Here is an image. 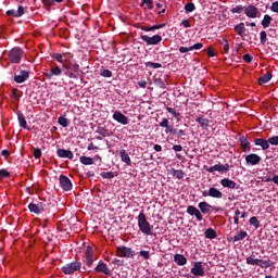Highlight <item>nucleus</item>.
Here are the masks:
<instances>
[{
	"label": "nucleus",
	"mask_w": 278,
	"mask_h": 278,
	"mask_svg": "<svg viewBox=\"0 0 278 278\" xmlns=\"http://www.w3.org/2000/svg\"><path fill=\"white\" fill-rule=\"evenodd\" d=\"M138 227L141 233L146 236H151L153 233V226L147 220V215L140 213L138 215Z\"/></svg>",
	"instance_id": "f257e3e1"
},
{
	"label": "nucleus",
	"mask_w": 278,
	"mask_h": 278,
	"mask_svg": "<svg viewBox=\"0 0 278 278\" xmlns=\"http://www.w3.org/2000/svg\"><path fill=\"white\" fill-rule=\"evenodd\" d=\"M63 68H65V75L70 77V79H77L81 73V70H79V64L73 62H70L67 65L64 64Z\"/></svg>",
	"instance_id": "f03ea898"
},
{
	"label": "nucleus",
	"mask_w": 278,
	"mask_h": 278,
	"mask_svg": "<svg viewBox=\"0 0 278 278\" xmlns=\"http://www.w3.org/2000/svg\"><path fill=\"white\" fill-rule=\"evenodd\" d=\"M61 270L64 275H74V273H78L79 270H81V262L74 261L67 263L61 267Z\"/></svg>",
	"instance_id": "7ed1b4c3"
},
{
	"label": "nucleus",
	"mask_w": 278,
	"mask_h": 278,
	"mask_svg": "<svg viewBox=\"0 0 278 278\" xmlns=\"http://www.w3.org/2000/svg\"><path fill=\"white\" fill-rule=\"evenodd\" d=\"M247 264L248 266H260V268H270L273 266V261L267 260H260V258H253V256L247 257Z\"/></svg>",
	"instance_id": "20e7f679"
},
{
	"label": "nucleus",
	"mask_w": 278,
	"mask_h": 278,
	"mask_svg": "<svg viewBox=\"0 0 278 278\" xmlns=\"http://www.w3.org/2000/svg\"><path fill=\"white\" fill-rule=\"evenodd\" d=\"M8 56L12 64H18L21 63V60H23V50L21 48H13Z\"/></svg>",
	"instance_id": "39448f33"
},
{
	"label": "nucleus",
	"mask_w": 278,
	"mask_h": 278,
	"mask_svg": "<svg viewBox=\"0 0 278 278\" xmlns=\"http://www.w3.org/2000/svg\"><path fill=\"white\" fill-rule=\"evenodd\" d=\"M116 254H117V257H134V255H136V252L131 250V248L122 245L117 248Z\"/></svg>",
	"instance_id": "423d86ee"
},
{
	"label": "nucleus",
	"mask_w": 278,
	"mask_h": 278,
	"mask_svg": "<svg viewBox=\"0 0 278 278\" xmlns=\"http://www.w3.org/2000/svg\"><path fill=\"white\" fill-rule=\"evenodd\" d=\"M202 197H211L212 199H223V192L215 187L202 192Z\"/></svg>",
	"instance_id": "0eeeda50"
},
{
	"label": "nucleus",
	"mask_w": 278,
	"mask_h": 278,
	"mask_svg": "<svg viewBox=\"0 0 278 278\" xmlns=\"http://www.w3.org/2000/svg\"><path fill=\"white\" fill-rule=\"evenodd\" d=\"M244 14L248 16V18H257V16H260V9L253 4H250L244 8Z\"/></svg>",
	"instance_id": "6e6552de"
},
{
	"label": "nucleus",
	"mask_w": 278,
	"mask_h": 278,
	"mask_svg": "<svg viewBox=\"0 0 278 278\" xmlns=\"http://www.w3.org/2000/svg\"><path fill=\"white\" fill-rule=\"evenodd\" d=\"M141 40L146 42V45L151 46V45H160L162 42V36L160 35H154L152 37H149L147 35H141Z\"/></svg>",
	"instance_id": "1a4fd4ad"
},
{
	"label": "nucleus",
	"mask_w": 278,
	"mask_h": 278,
	"mask_svg": "<svg viewBox=\"0 0 278 278\" xmlns=\"http://www.w3.org/2000/svg\"><path fill=\"white\" fill-rule=\"evenodd\" d=\"M191 275H193L194 277H204L205 276V269H203L202 262H195L193 264V267L191 268Z\"/></svg>",
	"instance_id": "9d476101"
},
{
	"label": "nucleus",
	"mask_w": 278,
	"mask_h": 278,
	"mask_svg": "<svg viewBox=\"0 0 278 278\" xmlns=\"http://www.w3.org/2000/svg\"><path fill=\"white\" fill-rule=\"evenodd\" d=\"M45 207H47V205L42 202L28 204V210L33 214H42V212H45Z\"/></svg>",
	"instance_id": "9b49d317"
},
{
	"label": "nucleus",
	"mask_w": 278,
	"mask_h": 278,
	"mask_svg": "<svg viewBox=\"0 0 278 278\" xmlns=\"http://www.w3.org/2000/svg\"><path fill=\"white\" fill-rule=\"evenodd\" d=\"M207 173H229V164H216L206 168Z\"/></svg>",
	"instance_id": "f8f14e48"
},
{
	"label": "nucleus",
	"mask_w": 278,
	"mask_h": 278,
	"mask_svg": "<svg viewBox=\"0 0 278 278\" xmlns=\"http://www.w3.org/2000/svg\"><path fill=\"white\" fill-rule=\"evenodd\" d=\"M59 181L62 190H65L66 192H68V190H73V182H71L68 177L61 175Z\"/></svg>",
	"instance_id": "ddd939ff"
},
{
	"label": "nucleus",
	"mask_w": 278,
	"mask_h": 278,
	"mask_svg": "<svg viewBox=\"0 0 278 278\" xmlns=\"http://www.w3.org/2000/svg\"><path fill=\"white\" fill-rule=\"evenodd\" d=\"M245 162L248 166H257L262 162V156L257 154H249L245 156Z\"/></svg>",
	"instance_id": "4468645a"
},
{
	"label": "nucleus",
	"mask_w": 278,
	"mask_h": 278,
	"mask_svg": "<svg viewBox=\"0 0 278 278\" xmlns=\"http://www.w3.org/2000/svg\"><path fill=\"white\" fill-rule=\"evenodd\" d=\"M187 214H189V216H195L197 220H203V214H201V211H199L197 206L189 205L187 207Z\"/></svg>",
	"instance_id": "2eb2a0df"
},
{
	"label": "nucleus",
	"mask_w": 278,
	"mask_h": 278,
	"mask_svg": "<svg viewBox=\"0 0 278 278\" xmlns=\"http://www.w3.org/2000/svg\"><path fill=\"white\" fill-rule=\"evenodd\" d=\"M29 79V72L27 71H21L20 74L14 75V81L16 84H25Z\"/></svg>",
	"instance_id": "dca6fc26"
},
{
	"label": "nucleus",
	"mask_w": 278,
	"mask_h": 278,
	"mask_svg": "<svg viewBox=\"0 0 278 278\" xmlns=\"http://www.w3.org/2000/svg\"><path fill=\"white\" fill-rule=\"evenodd\" d=\"M113 118L121 125H129V118L121 113V111H115Z\"/></svg>",
	"instance_id": "f3484780"
},
{
	"label": "nucleus",
	"mask_w": 278,
	"mask_h": 278,
	"mask_svg": "<svg viewBox=\"0 0 278 278\" xmlns=\"http://www.w3.org/2000/svg\"><path fill=\"white\" fill-rule=\"evenodd\" d=\"M254 144L256 147H261V149L263 151H268V149H270V143H269L268 139L266 140L264 138H256V139H254Z\"/></svg>",
	"instance_id": "a211bd4d"
},
{
	"label": "nucleus",
	"mask_w": 278,
	"mask_h": 278,
	"mask_svg": "<svg viewBox=\"0 0 278 278\" xmlns=\"http://www.w3.org/2000/svg\"><path fill=\"white\" fill-rule=\"evenodd\" d=\"M94 273H103L104 275H112V269L108 267V264L100 262L97 267L94 268Z\"/></svg>",
	"instance_id": "6ab92c4d"
},
{
	"label": "nucleus",
	"mask_w": 278,
	"mask_h": 278,
	"mask_svg": "<svg viewBox=\"0 0 278 278\" xmlns=\"http://www.w3.org/2000/svg\"><path fill=\"white\" fill-rule=\"evenodd\" d=\"M198 207L202 214H211L212 212H214V206H212L207 202H200L198 204Z\"/></svg>",
	"instance_id": "aec40b11"
},
{
	"label": "nucleus",
	"mask_w": 278,
	"mask_h": 278,
	"mask_svg": "<svg viewBox=\"0 0 278 278\" xmlns=\"http://www.w3.org/2000/svg\"><path fill=\"white\" fill-rule=\"evenodd\" d=\"M223 188H229L230 190L238 189V184L229 178H224L220 180Z\"/></svg>",
	"instance_id": "412c9836"
},
{
	"label": "nucleus",
	"mask_w": 278,
	"mask_h": 278,
	"mask_svg": "<svg viewBox=\"0 0 278 278\" xmlns=\"http://www.w3.org/2000/svg\"><path fill=\"white\" fill-rule=\"evenodd\" d=\"M60 75H62V68H60V66H54L46 74V77H48V79H53V77H60Z\"/></svg>",
	"instance_id": "4be33fe9"
},
{
	"label": "nucleus",
	"mask_w": 278,
	"mask_h": 278,
	"mask_svg": "<svg viewBox=\"0 0 278 278\" xmlns=\"http://www.w3.org/2000/svg\"><path fill=\"white\" fill-rule=\"evenodd\" d=\"M56 155H59V157H63L67 160H73L74 157L73 152L71 150H65V149H59L56 151Z\"/></svg>",
	"instance_id": "5701e85b"
},
{
	"label": "nucleus",
	"mask_w": 278,
	"mask_h": 278,
	"mask_svg": "<svg viewBox=\"0 0 278 278\" xmlns=\"http://www.w3.org/2000/svg\"><path fill=\"white\" fill-rule=\"evenodd\" d=\"M174 262L178 266H186V264H188V258H186V256H184V254H175Z\"/></svg>",
	"instance_id": "b1692460"
},
{
	"label": "nucleus",
	"mask_w": 278,
	"mask_h": 278,
	"mask_svg": "<svg viewBox=\"0 0 278 278\" xmlns=\"http://www.w3.org/2000/svg\"><path fill=\"white\" fill-rule=\"evenodd\" d=\"M119 157L122 162H125L127 166H131V157H129V153H127V150H121Z\"/></svg>",
	"instance_id": "393cba45"
},
{
	"label": "nucleus",
	"mask_w": 278,
	"mask_h": 278,
	"mask_svg": "<svg viewBox=\"0 0 278 278\" xmlns=\"http://www.w3.org/2000/svg\"><path fill=\"white\" fill-rule=\"evenodd\" d=\"M17 121L20 123V127L29 130V127L27 126V119H25V115L21 111L17 112Z\"/></svg>",
	"instance_id": "a878e982"
},
{
	"label": "nucleus",
	"mask_w": 278,
	"mask_h": 278,
	"mask_svg": "<svg viewBox=\"0 0 278 278\" xmlns=\"http://www.w3.org/2000/svg\"><path fill=\"white\" fill-rule=\"evenodd\" d=\"M235 31H237L241 38H244V36H247V27H244V23L241 22L238 25H236Z\"/></svg>",
	"instance_id": "bb28decb"
},
{
	"label": "nucleus",
	"mask_w": 278,
	"mask_h": 278,
	"mask_svg": "<svg viewBox=\"0 0 278 278\" xmlns=\"http://www.w3.org/2000/svg\"><path fill=\"white\" fill-rule=\"evenodd\" d=\"M247 236H249V233L244 230H241V231L237 232V235L235 237H231V242H240V240H244V238H247Z\"/></svg>",
	"instance_id": "cd10ccee"
},
{
	"label": "nucleus",
	"mask_w": 278,
	"mask_h": 278,
	"mask_svg": "<svg viewBox=\"0 0 278 278\" xmlns=\"http://www.w3.org/2000/svg\"><path fill=\"white\" fill-rule=\"evenodd\" d=\"M96 134H99V136H102V138H108V137L112 136V132H110L108 130V128H105L103 126H99L96 130Z\"/></svg>",
	"instance_id": "c85d7f7f"
},
{
	"label": "nucleus",
	"mask_w": 278,
	"mask_h": 278,
	"mask_svg": "<svg viewBox=\"0 0 278 278\" xmlns=\"http://www.w3.org/2000/svg\"><path fill=\"white\" fill-rule=\"evenodd\" d=\"M269 79H273V74L270 72H267L258 78L260 86H263V84H268Z\"/></svg>",
	"instance_id": "c756f323"
},
{
	"label": "nucleus",
	"mask_w": 278,
	"mask_h": 278,
	"mask_svg": "<svg viewBox=\"0 0 278 278\" xmlns=\"http://www.w3.org/2000/svg\"><path fill=\"white\" fill-rule=\"evenodd\" d=\"M197 123L202 127V129H205L206 127H210V119L200 116L195 119Z\"/></svg>",
	"instance_id": "7c9ffc66"
},
{
	"label": "nucleus",
	"mask_w": 278,
	"mask_h": 278,
	"mask_svg": "<svg viewBox=\"0 0 278 278\" xmlns=\"http://www.w3.org/2000/svg\"><path fill=\"white\" fill-rule=\"evenodd\" d=\"M270 23H273V17L268 14H265L261 24L263 25L264 29L270 27Z\"/></svg>",
	"instance_id": "2f4dec72"
},
{
	"label": "nucleus",
	"mask_w": 278,
	"mask_h": 278,
	"mask_svg": "<svg viewBox=\"0 0 278 278\" xmlns=\"http://www.w3.org/2000/svg\"><path fill=\"white\" fill-rule=\"evenodd\" d=\"M80 162L85 165V166H91V164H94V159L90 157V156H80Z\"/></svg>",
	"instance_id": "473e14b6"
},
{
	"label": "nucleus",
	"mask_w": 278,
	"mask_h": 278,
	"mask_svg": "<svg viewBox=\"0 0 278 278\" xmlns=\"http://www.w3.org/2000/svg\"><path fill=\"white\" fill-rule=\"evenodd\" d=\"M204 236L208 240H214V238H216V231L212 228H208V229L205 230Z\"/></svg>",
	"instance_id": "72a5a7b5"
},
{
	"label": "nucleus",
	"mask_w": 278,
	"mask_h": 278,
	"mask_svg": "<svg viewBox=\"0 0 278 278\" xmlns=\"http://www.w3.org/2000/svg\"><path fill=\"white\" fill-rule=\"evenodd\" d=\"M166 111L174 116V118H177V121H181V114L178 113L175 109L167 106Z\"/></svg>",
	"instance_id": "f704fd0d"
},
{
	"label": "nucleus",
	"mask_w": 278,
	"mask_h": 278,
	"mask_svg": "<svg viewBox=\"0 0 278 278\" xmlns=\"http://www.w3.org/2000/svg\"><path fill=\"white\" fill-rule=\"evenodd\" d=\"M59 125H61V127H68V125H71V122L68 121V118L64 117V116H60L58 119Z\"/></svg>",
	"instance_id": "c9c22d12"
},
{
	"label": "nucleus",
	"mask_w": 278,
	"mask_h": 278,
	"mask_svg": "<svg viewBox=\"0 0 278 278\" xmlns=\"http://www.w3.org/2000/svg\"><path fill=\"white\" fill-rule=\"evenodd\" d=\"M51 58L53 60H55L56 62H59L60 64H64V54H61V53H53L51 55Z\"/></svg>",
	"instance_id": "e433bc0d"
},
{
	"label": "nucleus",
	"mask_w": 278,
	"mask_h": 278,
	"mask_svg": "<svg viewBox=\"0 0 278 278\" xmlns=\"http://www.w3.org/2000/svg\"><path fill=\"white\" fill-rule=\"evenodd\" d=\"M154 85H156L157 88H161L162 90H166V84L162 78H155L154 79Z\"/></svg>",
	"instance_id": "4c0bfd02"
},
{
	"label": "nucleus",
	"mask_w": 278,
	"mask_h": 278,
	"mask_svg": "<svg viewBox=\"0 0 278 278\" xmlns=\"http://www.w3.org/2000/svg\"><path fill=\"white\" fill-rule=\"evenodd\" d=\"M244 8H245V7H242V4H239V5H236L235 8H232V9L230 10V12H231L232 14H242V12H244Z\"/></svg>",
	"instance_id": "58836bf2"
},
{
	"label": "nucleus",
	"mask_w": 278,
	"mask_h": 278,
	"mask_svg": "<svg viewBox=\"0 0 278 278\" xmlns=\"http://www.w3.org/2000/svg\"><path fill=\"white\" fill-rule=\"evenodd\" d=\"M249 223H250V225L255 227V229H260V220L257 219V217H255V216L251 217Z\"/></svg>",
	"instance_id": "ea45409f"
},
{
	"label": "nucleus",
	"mask_w": 278,
	"mask_h": 278,
	"mask_svg": "<svg viewBox=\"0 0 278 278\" xmlns=\"http://www.w3.org/2000/svg\"><path fill=\"white\" fill-rule=\"evenodd\" d=\"M185 10L186 12H194V10H197V7L194 5V3L189 2L185 5Z\"/></svg>",
	"instance_id": "a19ab883"
},
{
	"label": "nucleus",
	"mask_w": 278,
	"mask_h": 278,
	"mask_svg": "<svg viewBox=\"0 0 278 278\" xmlns=\"http://www.w3.org/2000/svg\"><path fill=\"white\" fill-rule=\"evenodd\" d=\"M219 42L224 47V52L229 53V41H227L226 39H222Z\"/></svg>",
	"instance_id": "79ce46f5"
},
{
	"label": "nucleus",
	"mask_w": 278,
	"mask_h": 278,
	"mask_svg": "<svg viewBox=\"0 0 278 278\" xmlns=\"http://www.w3.org/2000/svg\"><path fill=\"white\" fill-rule=\"evenodd\" d=\"M241 147L248 151H251V143L247 139H241Z\"/></svg>",
	"instance_id": "37998d69"
},
{
	"label": "nucleus",
	"mask_w": 278,
	"mask_h": 278,
	"mask_svg": "<svg viewBox=\"0 0 278 278\" xmlns=\"http://www.w3.org/2000/svg\"><path fill=\"white\" fill-rule=\"evenodd\" d=\"M101 177H103V179H114V173L113 172H103L101 174Z\"/></svg>",
	"instance_id": "c03bdc74"
},
{
	"label": "nucleus",
	"mask_w": 278,
	"mask_h": 278,
	"mask_svg": "<svg viewBox=\"0 0 278 278\" xmlns=\"http://www.w3.org/2000/svg\"><path fill=\"white\" fill-rule=\"evenodd\" d=\"M173 175H174V177H176V179H181L184 177V170H181V169H174Z\"/></svg>",
	"instance_id": "a18cd8bd"
},
{
	"label": "nucleus",
	"mask_w": 278,
	"mask_h": 278,
	"mask_svg": "<svg viewBox=\"0 0 278 278\" xmlns=\"http://www.w3.org/2000/svg\"><path fill=\"white\" fill-rule=\"evenodd\" d=\"M146 66H148L149 68H162L161 63H153V62L146 63Z\"/></svg>",
	"instance_id": "49530a36"
},
{
	"label": "nucleus",
	"mask_w": 278,
	"mask_h": 278,
	"mask_svg": "<svg viewBox=\"0 0 278 278\" xmlns=\"http://www.w3.org/2000/svg\"><path fill=\"white\" fill-rule=\"evenodd\" d=\"M268 142H269V144H271L273 147H278V136L270 137V138L268 139Z\"/></svg>",
	"instance_id": "de8ad7c7"
},
{
	"label": "nucleus",
	"mask_w": 278,
	"mask_h": 278,
	"mask_svg": "<svg viewBox=\"0 0 278 278\" xmlns=\"http://www.w3.org/2000/svg\"><path fill=\"white\" fill-rule=\"evenodd\" d=\"M15 18H21V16H23V14H25V8L23 7H18L17 11H15Z\"/></svg>",
	"instance_id": "09e8293b"
},
{
	"label": "nucleus",
	"mask_w": 278,
	"mask_h": 278,
	"mask_svg": "<svg viewBox=\"0 0 278 278\" xmlns=\"http://www.w3.org/2000/svg\"><path fill=\"white\" fill-rule=\"evenodd\" d=\"M101 77H112V71L110 70H101L100 71Z\"/></svg>",
	"instance_id": "8fccbe9b"
},
{
	"label": "nucleus",
	"mask_w": 278,
	"mask_h": 278,
	"mask_svg": "<svg viewBox=\"0 0 278 278\" xmlns=\"http://www.w3.org/2000/svg\"><path fill=\"white\" fill-rule=\"evenodd\" d=\"M139 255L146 260H151V255L149 254V251H146V250H141L139 252Z\"/></svg>",
	"instance_id": "3c124183"
},
{
	"label": "nucleus",
	"mask_w": 278,
	"mask_h": 278,
	"mask_svg": "<svg viewBox=\"0 0 278 278\" xmlns=\"http://www.w3.org/2000/svg\"><path fill=\"white\" fill-rule=\"evenodd\" d=\"M267 34L265 30L261 31V45H266Z\"/></svg>",
	"instance_id": "603ef678"
},
{
	"label": "nucleus",
	"mask_w": 278,
	"mask_h": 278,
	"mask_svg": "<svg viewBox=\"0 0 278 278\" xmlns=\"http://www.w3.org/2000/svg\"><path fill=\"white\" fill-rule=\"evenodd\" d=\"M41 155H42V150H40L39 148L35 149V151H34V157H35L36 160H40Z\"/></svg>",
	"instance_id": "864d4df0"
},
{
	"label": "nucleus",
	"mask_w": 278,
	"mask_h": 278,
	"mask_svg": "<svg viewBox=\"0 0 278 278\" xmlns=\"http://www.w3.org/2000/svg\"><path fill=\"white\" fill-rule=\"evenodd\" d=\"M5 177H10V172L7 169H0V179H5Z\"/></svg>",
	"instance_id": "5fc2aeb1"
},
{
	"label": "nucleus",
	"mask_w": 278,
	"mask_h": 278,
	"mask_svg": "<svg viewBox=\"0 0 278 278\" xmlns=\"http://www.w3.org/2000/svg\"><path fill=\"white\" fill-rule=\"evenodd\" d=\"M93 262H94V258L92 257V255H87L86 256L87 266H89V267L92 266Z\"/></svg>",
	"instance_id": "6e6d98bb"
},
{
	"label": "nucleus",
	"mask_w": 278,
	"mask_h": 278,
	"mask_svg": "<svg viewBox=\"0 0 278 278\" xmlns=\"http://www.w3.org/2000/svg\"><path fill=\"white\" fill-rule=\"evenodd\" d=\"M270 11L278 14V1L271 3Z\"/></svg>",
	"instance_id": "4d7b16f0"
},
{
	"label": "nucleus",
	"mask_w": 278,
	"mask_h": 278,
	"mask_svg": "<svg viewBox=\"0 0 278 278\" xmlns=\"http://www.w3.org/2000/svg\"><path fill=\"white\" fill-rule=\"evenodd\" d=\"M191 51L203 49V43L198 42L190 47Z\"/></svg>",
	"instance_id": "13d9d810"
},
{
	"label": "nucleus",
	"mask_w": 278,
	"mask_h": 278,
	"mask_svg": "<svg viewBox=\"0 0 278 278\" xmlns=\"http://www.w3.org/2000/svg\"><path fill=\"white\" fill-rule=\"evenodd\" d=\"M191 51L203 49V43L198 42L190 47Z\"/></svg>",
	"instance_id": "bf43d9fd"
},
{
	"label": "nucleus",
	"mask_w": 278,
	"mask_h": 278,
	"mask_svg": "<svg viewBox=\"0 0 278 278\" xmlns=\"http://www.w3.org/2000/svg\"><path fill=\"white\" fill-rule=\"evenodd\" d=\"M273 172H268L267 176L264 177V181H266L267 184L273 181Z\"/></svg>",
	"instance_id": "052dcab7"
},
{
	"label": "nucleus",
	"mask_w": 278,
	"mask_h": 278,
	"mask_svg": "<svg viewBox=\"0 0 278 278\" xmlns=\"http://www.w3.org/2000/svg\"><path fill=\"white\" fill-rule=\"evenodd\" d=\"M71 58H73V54H71V53L63 54L64 62H68V64H71Z\"/></svg>",
	"instance_id": "680f3d73"
},
{
	"label": "nucleus",
	"mask_w": 278,
	"mask_h": 278,
	"mask_svg": "<svg viewBox=\"0 0 278 278\" xmlns=\"http://www.w3.org/2000/svg\"><path fill=\"white\" fill-rule=\"evenodd\" d=\"M243 60L247 62V64H251L253 62V58H251V54H244Z\"/></svg>",
	"instance_id": "e2e57ef3"
},
{
	"label": "nucleus",
	"mask_w": 278,
	"mask_h": 278,
	"mask_svg": "<svg viewBox=\"0 0 278 278\" xmlns=\"http://www.w3.org/2000/svg\"><path fill=\"white\" fill-rule=\"evenodd\" d=\"M160 127L166 128L168 127V118H163L162 122L159 124Z\"/></svg>",
	"instance_id": "0e129e2a"
},
{
	"label": "nucleus",
	"mask_w": 278,
	"mask_h": 278,
	"mask_svg": "<svg viewBox=\"0 0 278 278\" xmlns=\"http://www.w3.org/2000/svg\"><path fill=\"white\" fill-rule=\"evenodd\" d=\"M173 151H176V153H179V152L184 151V147H181L179 144H175V146H173Z\"/></svg>",
	"instance_id": "69168bd1"
},
{
	"label": "nucleus",
	"mask_w": 278,
	"mask_h": 278,
	"mask_svg": "<svg viewBox=\"0 0 278 278\" xmlns=\"http://www.w3.org/2000/svg\"><path fill=\"white\" fill-rule=\"evenodd\" d=\"M112 264H115L116 266H123V264H125L124 261L115 258L112 261Z\"/></svg>",
	"instance_id": "338daca9"
},
{
	"label": "nucleus",
	"mask_w": 278,
	"mask_h": 278,
	"mask_svg": "<svg viewBox=\"0 0 278 278\" xmlns=\"http://www.w3.org/2000/svg\"><path fill=\"white\" fill-rule=\"evenodd\" d=\"M179 51L181 52V53H188V51H191V49H190V47H180L179 48Z\"/></svg>",
	"instance_id": "774afa93"
}]
</instances>
